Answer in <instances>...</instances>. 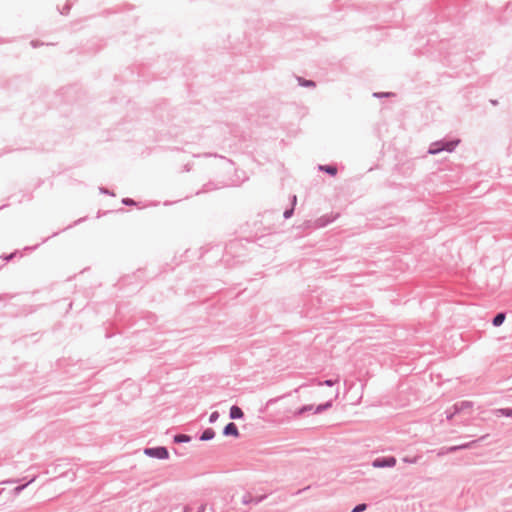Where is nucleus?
<instances>
[{"instance_id":"1","label":"nucleus","mask_w":512,"mask_h":512,"mask_svg":"<svg viewBox=\"0 0 512 512\" xmlns=\"http://www.w3.org/2000/svg\"><path fill=\"white\" fill-rule=\"evenodd\" d=\"M456 144H457V142H449V143H445V144L435 143L430 147L429 153L436 154L442 150H447V151L451 152V151H453Z\"/></svg>"},{"instance_id":"2","label":"nucleus","mask_w":512,"mask_h":512,"mask_svg":"<svg viewBox=\"0 0 512 512\" xmlns=\"http://www.w3.org/2000/svg\"><path fill=\"white\" fill-rule=\"evenodd\" d=\"M145 454L159 459H165L168 457V451L163 447L146 449Z\"/></svg>"},{"instance_id":"3","label":"nucleus","mask_w":512,"mask_h":512,"mask_svg":"<svg viewBox=\"0 0 512 512\" xmlns=\"http://www.w3.org/2000/svg\"><path fill=\"white\" fill-rule=\"evenodd\" d=\"M395 464H396V459L394 457L380 458V459H376L373 462V466L376 468L392 467Z\"/></svg>"},{"instance_id":"4","label":"nucleus","mask_w":512,"mask_h":512,"mask_svg":"<svg viewBox=\"0 0 512 512\" xmlns=\"http://www.w3.org/2000/svg\"><path fill=\"white\" fill-rule=\"evenodd\" d=\"M224 434L227 435V436L238 437L239 436V432H238L237 426L234 423H229L224 428Z\"/></svg>"},{"instance_id":"5","label":"nucleus","mask_w":512,"mask_h":512,"mask_svg":"<svg viewBox=\"0 0 512 512\" xmlns=\"http://www.w3.org/2000/svg\"><path fill=\"white\" fill-rule=\"evenodd\" d=\"M243 416L242 410L238 406H232L230 409V417L232 419H239Z\"/></svg>"},{"instance_id":"6","label":"nucleus","mask_w":512,"mask_h":512,"mask_svg":"<svg viewBox=\"0 0 512 512\" xmlns=\"http://www.w3.org/2000/svg\"><path fill=\"white\" fill-rule=\"evenodd\" d=\"M319 169L329 173L332 176L336 175L337 173V168L335 166L321 165Z\"/></svg>"},{"instance_id":"7","label":"nucleus","mask_w":512,"mask_h":512,"mask_svg":"<svg viewBox=\"0 0 512 512\" xmlns=\"http://www.w3.org/2000/svg\"><path fill=\"white\" fill-rule=\"evenodd\" d=\"M213 437H214V431L211 429H207L201 435V440L206 441V440L212 439Z\"/></svg>"},{"instance_id":"8","label":"nucleus","mask_w":512,"mask_h":512,"mask_svg":"<svg viewBox=\"0 0 512 512\" xmlns=\"http://www.w3.org/2000/svg\"><path fill=\"white\" fill-rule=\"evenodd\" d=\"M504 320H505V315L503 313H499L493 319V324L495 326H499L503 323Z\"/></svg>"},{"instance_id":"9","label":"nucleus","mask_w":512,"mask_h":512,"mask_svg":"<svg viewBox=\"0 0 512 512\" xmlns=\"http://www.w3.org/2000/svg\"><path fill=\"white\" fill-rule=\"evenodd\" d=\"M188 440H189V437L186 435H177L175 437L176 442H183V441H188Z\"/></svg>"},{"instance_id":"10","label":"nucleus","mask_w":512,"mask_h":512,"mask_svg":"<svg viewBox=\"0 0 512 512\" xmlns=\"http://www.w3.org/2000/svg\"><path fill=\"white\" fill-rule=\"evenodd\" d=\"M366 509V505L365 504H359L357 505L353 510L352 512H362Z\"/></svg>"},{"instance_id":"11","label":"nucleus","mask_w":512,"mask_h":512,"mask_svg":"<svg viewBox=\"0 0 512 512\" xmlns=\"http://www.w3.org/2000/svg\"><path fill=\"white\" fill-rule=\"evenodd\" d=\"M500 412L504 416H512V410H500Z\"/></svg>"},{"instance_id":"12","label":"nucleus","mask_w":512,"mask_h":512,"mask_svg":"<svg viewBox=\"0 0 512 512\" xmlns=\"http://www.w3.org/2000/svg\"><path fill=\"white\" fill-rule=\"evenodd\" d=\"M217 417H218V414L215 412V413H213V414L211 415L210 420H211V421H214Z\"/></svg>"},{"instance_id":"13","label":"nucleus","mask_w":512,"mask_h":512,"mask_svg":"<svg viewBox=\"0 0 512 512\" xmlns=\"http://www.w3.org/2000/svg\"><path fill=\"white\" fill-rule=\"evenodd\" d=\"M291 213H292V210H290V211H286V212L284 213V216H285L286 218H288V217H290Z\"/></svg>"},{"instance_id":"14","label":"nucleus","mask_w":512,"mask_h":512,"mask_svg":"<svg viewBox=\"0 0 512 512\" xmlns=\"http://www.w3.org/2000/svg\"><path fill=\"white\" fill-rule=\"evenodd\" d=\"M124 203H125V204H132V203H133V201H132V200H124Z\"/></svg>"},{"instance_id":"15","label":"nucleus","mask_w":512,"mask_h":512,"mask_svg":"<svg viewBox=\"0 0 512 512\" xmlns=\"http://www.w3.org/2000/svg\"><path fill=\"white\" fill-rule=\"evenodd\" d=\"M327 385H333V382L331 380L326 381Z\"/></svg>"},{"instance_id":"16","label":"nucleus","mask_w":512,"mask_h":512,"mask_svg":"<svg viewBox=\"0 0 512 512\" xmlns=\"http://www.w3.org/2000/svg\"><path fill=\"white\" fill-rule=\"evenodd\" d=\"M322 409V406H318L317 412H319Z\"/></svg>"},{"instance_id":"17","label":"nucleus","mask_w":512,"mask_h":512,"mask_svg":"<svg viewBox=\"0 0 512 512\" xmlns=\"http://www.w3.org/2000/svg\"><path fill=\"white\" fill-rule=\"evenodd\" d=\"M304 410H305L304 408H303V409H301V410L299 411V414L303 413V412H304Z\"/></svg>"}]
</instances>
